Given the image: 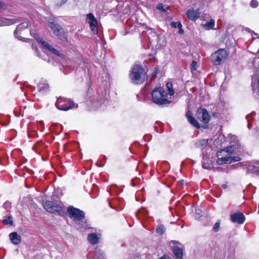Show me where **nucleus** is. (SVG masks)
I'll return each instance as SVG.
<instances>
[{"instance_id": "obj_1", "label": "nucleus", "mask_w": 259, "mask_h": 259, "mask_svg": "<svg viewBox=\"0 0 259 259\" xmlns=\"http://www.w3.org/2000/svg\"><path fill=\"white\" fill-rule=\"evenodd\" d=\"M68 213L70 218L73 219L75 221V227L78 230H87L90 228L89 225L84 221V213L79 209L73 206H69L68 208Z\"/></svg>"}, {"instance_id": "obj_2", "label": "nucleus", "mask_w": 259, "mask_h": 259, "mask_svg": "<svg viewBox=\"0 0 259 259\" xmlns=\"http://www.w3.org/2000/svg\"><path fill=\"white\" fill-rule=\"evenodd\" d=\"M130 77L133 83L141 84L147 79V75L144 68L136 65L131 69Z\"/></svg>"}, {"instance_id": "obj_3", "label": "nucleus", "mask_w": 259, "mask_h": 259, "mask_svg": "<svg viewBox=\"0 0 259 259\" xmlns=\"http://www.w3.org/2000/svg\"><path fill=\"white\" fill-rule=\"evenodd\" d=\"M151 94L152 101L156 104L163 105L168 102L167 94L162 88L159 87L155 89Z\"/></svg>"}, {"instance_id": "obj_4", "label": "nucleus", "mask_w": 259, "mask_h": 259, "mask_svg": "<svg viewBox=\"0 0 259 259\" xmlns=\"http://www.w3.org/2000/svg\"><path fill=\"white\" fill-rule=\"evenodd\" d=\"M56 107L63 111H67L70 109L77 108V104H75L70 99L60 97L56 102Z\"/></svg>"}, {"instance_id": "obj_5", "label": "nucleus", "mask_w": 259, "mask_h": 259, "mask_svg": "<svg viewBox=\"0 0 259 259\" xmlns=\"http://www.w3.org/2000/svg\"><path fill=\"white\" fill-rule=\"evenodd\" d=\"M44 208L48 212L61 215L64 210L60 205L50 201H46L43 202Z\"/></svg>"}, {"instance_id": "obj_6", "label": "nucleus", "mask_w": 259, "mask_h": 259, "mask_svg": "<svg viewBox=\"0 0 259 259\" xmlns=\"http://www.w3.org/2000/svg\"><path fill=\"white\" fill-rule=\"evenodd\" d=\"M227 56L228 54L225 50L219 49L212 54L211 61L214 65H219L226 59Z\"/></svg>"}, {"instance_id": "obj_7", "label": "nucleus", "mask_w": 259, "mask_h": 259, "mask_svg": "<svg viewBox=\"0 0 259 259\" xmlns=\"http://www.w3.org/2000/svg\"><path fill=\"white\" fill-rule=\"evenodd\" d=\"M35 39L45 50L60 57L61 58H64V55L63 54L61 53L58 50L50 45L48 42L45 41L41 37L37 36L35 37Z\"/></svg>"}, {"instance_id": "obj_8", "label": "nucleus", "mask_w": 259, "mask_h": 259, "mask_svg": "<svg viewBox=\"0 0 259 259\" xmlns=\"http://www.w3.org/2000/svg\"><path fill=\"white\" fill-rule=\"evenodd\" d=\"M87 21L92 32L94 34H97L98 32V22L97 19L92 13H89L87 15Z\"/></svg>"}, {"instance_id": "obj_9", "label": "nucleus", "mask_w": 259, "mask_h": 259, "mask_svg": "<svg viewBox=\"0 0 259 259\" xmlns=\"http://www.w3.org/2000/svg\"><path fill=\"white\" fill-rule=\"evenodd\" d=\"M197 118L204 123H207L210 120V116L205 108H200L197 113Z\"/></svg>"}, {"instance_id": "obj_10", "label": "nucleus", "mask_w": 259, "mask_h": 259, "mask_svg": "<svg viewBox=\"0 0 259 259\" xmlns=\"http://www.w3.org/2000/svg\"><path fill=\"white\" fill-rule=\"evenodd\" d=\"M230 219L233 223L242 224L245 221V218L242 213L236 212L231 215Z\"/></svg>"}, {"instance_id": "obj_11", "label": "nucleus", "mask_w": 259, "mask_h": 259, "mask_svg": "<svg viewBox=\"0 0 259 259\" xmlns=\"http://www.w3.org/2000/svg\"><path fill=\"white\" fill-rule=\"evenodd\" d=\"M200 14V12L199 9L196 10H194V9H189L187 11V15L188 18L192 21H195L197 19Z\"/></svg>"}, {"instance_id": "obj_12", "label": "nucleus", "mask_w": 259, "mask_h": 259, "mask_svg": "<svg viewBox=\"0 0 259 259\" xmlns=\"http://www.w3.org/2000/svg\"><path fill=\"white\" fill-rule=\"evenodd\" d=\"M172 252L175 255V259H182L183 256V249L179 246H174Z\"/></svg>"}, {"instance_id": "obj_13", "label": "nucleus", "mask_w": 259, "mask_h": 259, "mask_svg": "<svg viewBox=\"0 0 259 259\" xmlns=\"http://www.w3.org/2000/svg\"><path fill=\"white\" fill-rule=\"evenodd\" d=\"M17 30H21L24 28H26L28 26V20L26 19H17Z\"/></svg>"}, {"instance_id": "obj_14", "label": "nucleus", "mask_w": 259, "mask_h": 259, "mask_svg": "<svg viewBox=\"0 0 259 259\" xmlns=\"http://www.w3.org/2000/svg\"><path fill=\"white\" fill-rule=\"evenodd\" d=\"M187 117L189 122L197 128H200V125L196 119H195L192 116L190 111H188L186 114Z\"/></svg>"}, {"instance_id": "obj_15", "label": "nucleus", "mask_w": 259, "mask_h": 259, "mask_svg": "<svg viewBox=\"0 0 259 259\" xmlns=\"http://www.w3.org/2000/svg\"><path fill=\"white\" fill-rule=\"evenodd\" d=\"M99 237L96 233H91L88 236V241L92 244L95 245L98 243Z\"/></svg>"}, {"instance_id": "obj_16", "label": "nucleus", "mask_w": 259, "mask_h": 259, "mask_svg": "<svg viewBox=\"0 0 259 259\" xmlns=\"http://www.w3.org/2000/svg\"><path fill=\"white\" fill-rule=\"evenodd\" d=\"M48 22L49 23V27L53 30L54 33L62 28L57 23H55L54 20L52 18L48 19Z\"/></svg>"}, {"instance_id": "obj_17", "label": "nucleus", "mask_w": 259, "mask_h": 259, "mask_svg": "<svg viewBox=\"0 0 259 259\" xmlns=\"http://www.w3.org/2000/svg\"><path fill=\"white\" fill-rule=\"evenodd\" d=\"M37 88L39 92H46L49 90V86L46 82L42 81L38 84Z\"/></svg>"}, {"instance_id": "obj_18", "label": "nucleus", "mask_w": 259, "mask_h": 259, "mask_svg": "<svg viewBox=\"0 0 259 259\" xmlns=\"http://www.w3.org/2000/svg\"><path fill=\"white\" fill-rule=\"evenodd\" d=\"M217 162L218 164H222L223 163H231L230 155H226L224 157L218 158Z\"/></svg>"}, {"instance_id": "obj_19", "label": "nucleus", "mask_w": 259, "mask_h": 259, "mask_svg": "<svg viewBox=\"0 0 259 259\" xmlns=\"http://www.w3.org/2000/svg\"><path fill=\"white\" fill-rule=\"evenodd\" d=\"M248 171L253 173H259V161L249 166Z\"/></svg>"}, {"instance_id": "obj_20", "label": "nucleus", "mask_w": 259, "mask_h": 259, "mask_svg": "<svg viewBox=\"0 0 259 259\" xmlns=\"http://www.w3.org/2000/svg\"><path fill=\"white\" fill-rule=\"evenodd\" d=\"M56 36L58 37L59 39L63 41H65L67 40V37L66 34L63 33L62 28L54 33Z\"/></svg>"}, {"instance_id": "obj_21", "label": "nucleus", "mask_w": 259, "mask_h": 259, "mask_svg": "<svg viewBox=\"0 0 259 259\" xmlns=\"http://www.w3.org/2000/svg\"><path fill=\"white\" fill-rule=\"evenodd\" d=\"M208 141L207 139L198 140L195 142V145L197 148H204L207 146Z\"/></svg>"}, {"instance_id": "obj_22", "label": "nucleus", "mask_w": 259, "mask_h": 259, "mask_svg": "<svg viewBox=\"0 0 259 259\" xmlns=\"http://www.w3.org/2000/svg\"><path fill=\"white\" fill-rule=\"evenodd\" d=\"M215 25L214 20L211 19L208 22H207L203 25L205 30H208L212 29Z\"/></svg>"}, {"instance_id": "obj_23", "label": "nucleus", "mask_w": 259, "mask_h": 259, "mask_svg": "<svg viewBox=\"0 0 259 259\" xmlns=\"http://www.w3.org/2000/svg\"><path fill=\"white\" fill-rule=\"evenodd\" d=\"M212 166V164L211 161L208 159L204 158L202 161V167L205 169H209Z\"/></svg>"}, {"instance_id": "obj_24", "label": "nucleus", "mask_w": 259, "mask_h": 259, "mask_svg": "<svg viewBox=\"0 0 259 259\" xmlns=\"http://www.w3.org/2000/svg\"><path fill=\"white\" fill-rule=\"evenodd\" d=\"M235 149V147L234 146H230L229 147H226L225 149L222 150L221 152V153H227L228 155H230L234 152V150Z\"/></svg>"}, {"instance_id": "obj_25", "label": "nucleus", "mask_w": 259, "mask_h": 259, "mask_svg": "<svg viewBox=\"0 0 259 259\" xmlns=\"http://www.w3.org/2000/svg\"><path fill=\"white\" fill-rule=\"evenodd\" d=\"M2 222L5 225H10L11 226H13L14 224L13 221L12 220V217L11 215L6 217V218L4 219Z\"/></svg>"}, {"instance_id": "obj_26", "label": "nucleus", "mask_w": 259, "mask_h": 259, "mask_svg": "<svg viewBox=\"0 0 259 259\" xmlns=\"http://www.w3.org/2000/svg\"><path fill=\"white\" fill-rule=\"evenodd\" d=\"M156 231L158 234L162 235L165 231V228L163 225H159L157 226Z\"/></svg>"}, {"instance_id": "obj_27", "label": "nucleus", "mask_w": 259, "mask_h": 259, "mask_svg": "<svg viewBox=\"0 0 259 259\" xmlns=\"http://www.w3.org/2000/svg\"><path fill=\"white\" fill-rule=\"evenodd\" d=\"M166 88L168 91V94L170 96H172L174 94V91L172 89V84L171 82H167L166 84Z\"/></svg>"}, {"instance_id": "obj_28", "label": "nucleus", "mask_w": 259, "mask_h": 259, "mask_svg": "<svg viewBox=\"0 0 259 259\" xmlns=\"http://www.w3.org/2000/svg\"><path fill=\"white\" fill-rule=\"evenodd\" d=\"M9 239L14 244H16V232H14L10 234Z\"/></svg>"}, {"instance_id": "obj_29", "label": "nucleus", "mask_w": 259, "mask_h": 259, "mask_svg": "<svg viewBox=\"0 0 259 259\" xmlns=\"http://www.w3.org/2000/svg\"><path fill=\"white\" fill-rule=\"evenodd\" d=\"M156 8L161 11L166 12L168 9V7L162 4H158L156 6Z\"/></svg>"}, {"instance_id": "obj_30", "label": "nucleus", "mask_w": 259, "mask_h": 259, "mask_svg": "<svg viewBox=\"0 0 259 259\" xmlns=\"http://www.w3.org/2000/svg\"><path fill=\"white\" fill-rule=\"evenodd\" d=\"M170 26L174 28H181V27H182V25L180 22H171L170 23Z\"/></svg>"}, {"instance_id": "obj_31", "label": "nucleus", "mask_w": 259, "mask_h": 259, "mask_svg": "<svg viewBox=\"0 0 259 259\" xmlns=\"http://www.w3.org/2000/svg\"><path fill=\"white\" fill-rule=\"evenodd\" d=\"M220 228V222H217L215 223L214 226L212 228V230L214 232H217L219 230Z\"/></svg>"}, {"instance_id": "obj_32", "label": "nucleus", "mask_w": 259, "mask_h": 259, "mask_svg": "<svg viewBox=\"0 0 259 259\" xmlns=\"http://www.w3.org/2000/svg\"><path fill=\"white\" fill-rule=\"evenodd\" d=\"M250 6L252 8H256L258 6V2L256 0H252L250 3Z\"/></svg>"}, {"instance_id": "obj_33", "label": "nucleus", "mask_w": 259, "mask_h": 259, "mask_svg": "<svg viewBox=\"0 0 259 259\" xmlns=\"http://www.w3.org/2000/svg\"><path fill=\"white\" fill-rule=\"evenodd\" d=\"M230 160H231V163L233 162L239 161L241 158L239 156H234L232 157L230 155Z\"/></svg>"}, {"instance_id": "obj_34", "label": "nucleus", "mask_w": 259, "mask_h": 259, "mask_svg": "<svg viewBox=\"0 0 259 259\" xmlns=\"http://www.w3.org/2000/svg\"><path fill=\"white\" fill-rule=\"evenodd\" d=\"M60 1H61V3H58L56 4V6L58 7H61L62 5H64L68 1V0H60Z\"/></svg>"}, {"instance_id": "obj_35", "label": "nucleus", "mask_w": 259, "mask_h": 259, "mask_svg": "<svg viewBox=\"0 0 259 259\" xmlns=\"http://www.w3.org/2000/svg\"><path fill=\"white\" fill-rule=\"evenodd\" d=\"M197 62L195 61H193L191 64V68L193 70H196Z\"/></svg>"}, {"instance_id": "obj_36", "label": "nucleus", "mask_w": 259, "mask_h": 259, "mask_svg": "<svg viewBox=\"0 0 259 259\" xmlns=\"http://www.w3.org/2000/svg\"><path fill=\"white\" fill-rule=\"evenodd\" d=\"M11 203L10 202H6L5 203H4V204H3V206L7 209V208H10L11 207Z\"/></svg>"}, {"instance_id": "obj_37", "label": "nucleus", "mask_w": 259, "mask_h": 259, "mask_svg": "<svg viewBox=\"0 0 259 259\" xmlns=\"http://www.w3.org/2000/svg\"><path fill=\"white\" fill-rule=\"evenodd\" d=\"M6 20L8 21V22H6V25H11L15 23L14 20H9L8 19H6Z\"/></svg>"}, {"instance_id": "obj_38", "label": "nucleus", "mask_w": 259, "mask_h": 259, "mask_svg": "<svg viewBox=\"0 0 259 259\" xmlns=\"http://www.w3.org/2000/svg\"><path fill=\"white\" fill-rule=\"evenodd\" d=\"M196 214L198 215L197 218H199L202 215V212L199 209H196Z\"/></svg>"}, {"instance_id": "obj_39", "label": "nucleus", "mask_w": 259, "mask_h": 259, "mask_svg": "<svg viewBox=\"0 0 259 259\" xmlns=\"http://www.w3.org/2000/svg\"><path fill=\"white\" fill-rule=\"evenodd\" d=\"M250 117V115H248L246 116V119H247V121H248V125H247V126L248 127V128H250V121H249V118Z\"/></svg>"}, {"instance_id": "obj_40", "label": "nucleus", "mask_w": 259, "mask_h": 259, "mask_svg": "<svg viewBox=\"0 0 259 259\" xmlns=\"http://www.w3.org/2000/svg\"><path fill=\"white\" fill-rule=\"evenodd\" d=\"M5 6V5L4 3L1 2L0 1V8H3Z\"/></svg>"}, {"instance_id": "obj_41", "label": "nucleus", "mask_w": 259, "mask_h": 259, "mask_svg": "<svg viewBox=\"0 0 259 259\" xmlns=\"http://www.w3.org/2000/svg\"><path fill=\"white\" fill-rule=\"evenodd\" d=\"M21 242V237L17 235V244Z\"/></svg>"}, {"instance_id": "obj_42", "label": "nucleus", "mask_w": 259, "mask_h": 259, "mask_svg": "<svg viewBox=\"0 0 259 259\" xmlns=\"http://www.w3.org/2000/svg\"><path fill=\"white\" fill-rule=\"evenodd\" d=\"M179 32L180 34H183V33H184V30H183V29L182 28V27H181V28H179Z\"/></svg>"}, {"instance_id": "obj_43", "label": "nucleus", "mask_w": 259, "mask_h": 259, "mask_svg": "<svg viewBox=\"0 0 259 259\" xmlns=\"http://www.w3.org/2000/svg\"><path fill=\"white\" fill-rule=\"evenodd\" d=\"M177 243H179V242H178L177 241H175V240H172L170 242V244H177Z\"/></svg>"}, {"instance_id": "obj_44", "label": "nucleus", "mask_w": 259, "mask_h": 259, "mask_svg": "<svg viewBox=\"0 0 259 259\" xmlns=\"http://www.w3.org/2000/svg\"><path fill=\"white\" fill-rule=\"evenodd\" d=\"M228 186L227 184H223L222 185V187L223 188V189H226L227 188Z\"/></svg>"}, {"instance_id": "obj_45", "label": "nucleus", "mask_w": 259, "mask_h": 259, "mask_svg": "<svg viewBox=\"0 0 259 259\" xmlns=\"http://www.w3.org/2000/svg\"><path fill=\"white\" fill-rule=\"evenodd\" d=\"M149 57L150 60H152L153 59H154V57L152 55H149Z\"/></svg>"}, {"instance_id": "obj_46", "label": "nucleus", "mask_w": 259, "mask_h": 259, "mask_svg": "<svg viewBox=\"0 0 259 259\" xmlns=\"http://www.w3.org/2000/svg\"><path fill=\"white\" fill-rule=\"evenodd\" d=\"M180 183H181L182 185H184V181L183 180H182L180 181Z\"/></svg>"}, {"instance_id": "obj_47", "label": "nucleus", "mask_w": 259, "mask_h": 259, "mask_svg": "<svg viewBox=\"0 0 259 259\" xmlns=\"http://www.w3.org/2000/svg\"><path fill=\"white\" fill-rule=\"evenodd\" d=\"M14 34L15 36L16 35V29L14 31Z\"/></svg>"}, {"instance_id": "obj_48", "label": "nucleus", "mask_w": 259, "mask_h": 259, "mask_svg": "<svg viewBox=\"0 0 259 259\" xmlns=\"http://www.w3.org/2000/svg\"><path fill=\"white\" fill-rule=\"evenodd\" d=\"M17 153L18 152V151H20V150L18 149V148L17 149Z\"/></svg>"}, {"instance_id": "obj_49", "label": "nucleus", "mask_w": 259, "mask_h": 259, "mask_svg": "<svg viewBox=\"0 0 259 259\" xmlns=\"http://www.w3.org/2000/svg\"><path fill=\"white\" fill-rule=\"evenodd\" d=\"M258 38H259V36H258Z\"/></svg>"}]
</instances>
